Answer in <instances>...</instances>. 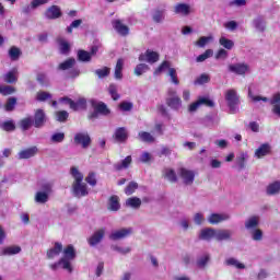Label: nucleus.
<instances>
[{"mask_svg": "<svg viewBox=\"0 0 280 280\" xmlns=\"http://www.w3.org/2000/svg\"><path fill=\"white\" fill-rule=\"evenodd\" d=\"M70 174L74 182L72 183V192L75 198H84L89 194V186H86L84 180V175L78 170V167L72 166L70 168Z\"/></svg>", "mask_w": 280, "mask_h": 280, "instance_id": "obj_1", "label": "nucleus"}, {"mask_svg": "<svg viewBox=\"0 0 280 280\" xmlns=\"http://www.w3.org/2000/svg\"><path fill=\"white\" fill-rule=\"evenodd\" d=\"M91 106L94 110L89 114L88 119H97L100 115H103V117H108L110 114V108H108V105H106L104 102H96L95 100H92Z\"/></svg>", "mask_w": 280, "mask_h": 280, "instance_id": "obj_2", "label": "nucleus"}, {"mask_svg": "<svg viewBox=\"0 0 280 280\" xmlns=\"http://www.w3.org/2000/svg\"><path fill=\"white\" fill-rule=\"evenodd\" d=\"M59 102H65V104H68L71 108V110H74L77 113L78 110H86V98L80 97L77 102L69 98L68 96H63L59 98Z\"/></svg>", "mask_w": 280, "mask_h": 280, "instance_id": "obj_3", "label": "nucleus"}, {"mask_svg": "<svg viewBox=\"0 0 280 280\" xmlns=\"http://www.w3.org/2000/svg\"><path fill=\"white\" fill-rule=\"evenodd\" d=\"M73 142L75 145H80L83 150H86L91 147L93 140L86 131H81L74 135Z\"/></svg>", "mask_w": 280, "mask_h": 280, "instance_id": "obj_4", "label": "nucleus"}, {"mask_svg": "<svg viewBox=\"0 0 280 280\" xmlns=\"http://www.w3.org/2000/svg\"><path fill=\"white\" fill-rule=\"evenodd\" d=\"M225 100L228 102V106L232 114H235L237 110V106H240V96L237 95V91L228 90L225 93Z\"/></svg>", "mask_w": 280, "mask_h": 280, "instance_id": "obj_5", "label": "nucleus"}, {"mask_svg": "<svg viewBox=\"0 0 280 280\" xmlns=\"http://www.w3.org/2000/svg\"><path fill=\"white\" fill-rule=\"evenodd\" d=\"M32 119L34 128H44L45 124H47V114L45 113V109H36Z\"/></svg>", "mask_w": 280, "mask_h": 280, "instance_id": "obj_6", "label": "nucleus"}, {"mask_svg": "<svg viewBox=\"0 0 280 280\" xmlns=\"http://www.w3.org/2000/svg\"><path fill=\"white\" fill-rule=\"evenodd\" d=\"M44 16L49 21H56V19H60V16H62V9L56 4H52L46 9Z\"/></svg>", "mask_w": 280, "mask_h": 280, "instance_id": "obj_7", "label": "nucleus"}, {"mask_svg": "<svg viewBox=\"0 0 280 280\" xmlns=\"http://www.w3.org/2000/svg\"><path fill=\"white\" fill-rule=\"evenodd\" d=\"M178 174L180 178L184 180V185H192L196 178V173L194 171H189L185 167L179 168Z\"/></svg>", "mask_w": 280, "mask_h": 280, "instance_id": "obj_8", "label": "nucleus"}, {"mask_svg": "<svg viewBox=\"0 0 280 280\" xmlns=\"http://www.w3.org/2000/svg\"><path fill=\"white\" fill-rule=\"evenodd\" d=\"M129 235H132V228L120 229L115 232H112L109 235V240H112L113 242H117V240H124Z\"/></svg>", "mask_w": 280, "mask_h": 280, "instance_id": "obj_9", "label": "nucleus"}, {"mask_svg": "<svg viewBox=\"0 0 280 280\" xmlns=\"http://www.w3.org/2000/svg\"><path fill=\"white\" fill-rule=\"evenodd\" d=\"M104 235H106V230L102 228L88 238V243L90 246H97L104 240Z\"/></svg>", "mask_w": 280, "mask_h": 280, "instance_id": "obj_10", "label": "nucleus"}, {"mask_svg": "<svg viewBox=\"0 0 280 280\" xmlns=\"http://www.w3.org/2000/svg\"><path fill=\"white\" fill-rule=\"evenodd\" d=\"M113 139L116 143H126L128 141V130L126 127H118L113 135Z\"/></svg>", "mask_w": 280, "mask_h": 280, "instance_id": "obj_11", "label": "nucleus"}, {"mask_svg": "<svg viewBox=\"0 0 280 280\" xmlns=\"http://www.w3.org/2000/svg\"><path fill=\"white\" fill-rule=\"evenodd\" d=\"M231 73H235L236 75H246L249 67L247 63H234L228 67Z\"/></svg>", "mask_w": 280, "mask_h": 280, "instance_id": "obj_12", "label": "nucleus"}, {"mask_svg": "<svg viewBox=\"0 0 280 280\" xmlns=\"http://www.w3.org/2000/svg\"><path fill=\"white\" fill-rule=\"evenodd\" d=\"M112 25L119 36H128L130 34V27L125 25L121 20H114Z\"/></svg>", "mask_w": 280, "mask_h": 280, "instance_id": "obj_13", "label": "nucleus"}, {"mask_svg": "<svg viewBox=\"0 0 280 280\" xmlns=\"http://www.w3.org/2000/svg\"><path fill=\"white\" fill-rule=\"evenodd\" d=\"M36 154H38V148L31 147V148L20 151L18 154V159L20 161H23V160L32 159V158L36 156Z\"/></svg>", "mask_w": 280, "mask_h": 280, "instance_id": "obj_14", "label": "nucleus"}, {"mask_svg": "<svg viewBox=\"0 0 280 280\" xmlns=\"http://www.w3.org/2000/svg\"><path fill=\"white\" fill-rule=\"evenodd\" d=\"M272 153V147L270 143H262L258 149L255 151V156L257 159H264V156H268V154Z\"/></svg>", "mask_w": 280, "mask_h": 280, "instance_id": "obj_15", "label": "nucleus"}, {"mask_svg": "<svg viewBox=\"0 0 280 280\" xmlns=\"http://www.w3.org/2000/svg\"><path fill=\"white\" fill-rule=\"evenodd\" d=\"M215 240V229L213 228H206L200 231L199 240L205 242H211V240Z\"/></svg>", "mask_w": 280, "mask_h": 280, "instance_id": "obj_16", "label": "nucleus"}, {"mask_svg": "<svg viewBox=\"0 0 280 280\" xmlns=\"http://www.w3.org/2000/svg\"><path fill=\"white\" fill-rule=\"evenodd\" d=\"M269 104L272 106L273 115L280 117V92H277L272 95Z\"/></svg>", "mask_w": 280, "mask_h": 280, "instance_id": "obj_17", "label": "nucleus"}, {"mask_svg": "<svg viewBox=\"0 0 280 280\" xmlns=\"http://www.w3.org/2000/svg\"><path fill=\"white\" fill-rule=\"evenodd\" d=\"M62 250V243L56 242L54 247L46 252L47 259H54L55 257H58Z\"/></svg>", "mask_w": 280, "mask_h": 280, "instance_id": "obj_18", "label": "nucleus"}, {"mask_svg": "<svg viewBox=\"0 0 280 280\" xmlns=\"http://www.w3.org/2000/svg\"><path fill=\"white\" fill-rule=\"evenodd\" d=\"M108 211H119L121 209V205L119 203V196L113 195L108 199Z\"/></svg>", "mask_w": 280, "mask_h": 280, "instance_id": "obj_19", "label": "nucleus"}, {"mask_svg": "<svg viewBox=\"0 0 280 280\" xmlns=\"http://www.w3.org/2000/svg\"><path fill=\"white\" fill-rule=\"evenodd\" d=\"M130 165H132V156L128 155L121 161V163L114 164V170L116 172H121V170H128Z\"/></svg>", "mask_w": 280, "mask_h": 280, "instance_id": "obj_20", "label": "nucleus"}, {"mask_svg": "<svg viewBox=\"0 0 280 280\" xmlns=\"http://www.w3.org/2000/svg\"><path fill=\"white\" fill-rule=\"evenodd\" d=\"M175 14H183V16H189L191 8L187 3H177L174 9Z\"/></svg>", "mask_w": 280, "mask_h": 280, "instance_id": "obj_21", "label": "nucleus"}, {"mask_svg": "<svg viewBox=\"0 0 280 280\" xmlns=\"http://www.w3.org/2000/svg\"><path fill=\"white\" fill-rule=\"evenodd\" d=\"M229 218H230L229 214L212 213L208 218V222L210 224H220V222H224L229 220Z\"/></svg>", "mask_w": 280, "mask_h": 280, "instance_id": "obj_22", "label": "nucleus"}, {"mask_svg": "<svg viewBox=\"0 0 280 280\" xmlns=\"http://www.w3.org/2000/svg\"><path fill=\"white\" fill-rule=\"evenodd\" d=\"M231 235H233V232L231 230H215V240L218 242L231 240Z\"/></svg>", "mask_w": 280, "mask_h": 280, "instance_id": "obj_23", "label": "nucleus"}, {"mask_svg": "<svg viewBox=\"0 0 280 280\" xmlns=\"http://www.w3.org/2000/svg\"><path fill=\"white\" fill-rule=\"evenodd\" d=\"M183 104V101L178 96L166 98V105L173 110H178Z\"/></svg>", "mask_w": 280, "mask_h": 280, "instance_id": "obj_24", "label": "nucleus"}, {"mask_svg": "<svg viewBox=\"0 0 280 280\" xmlns=\"http://www.w3.org/2000/svg\"><path fill=\"white\" fill-rule=\"evenodd\" d=\"M122 71H124V59L119 58L115 66L114 78L116 80H121L124 78Z\"/></svg>", "mask_w": 280, "mask_h": 280, "instance_id": "obj_25", "label": "nucleus"}, {"mask_svg": "<svg viewBox=\"0 0 280 280\" xmlns=\"http://www.w3.org/2000/svg\"><path fill=\"white\" fill-rule=\"evenodd\" d=\"M267 196H277L280 192V182L276 180L267 186Z\"/></svg>", "mask_w": 280, "mask_h": 280, "instance_id": "obj_26", "label": "nucleus"}, {"mask_svg": "<svg viewBox=\"0 0 280 280\" xmlns=\"http://www.w3.org/2000/svg\"><path fill=\"white\" fill-rule=\"evenodd\" d=\"M77 254H75V247L73 245H68L63 249V257L62 259H70L73 260L75 259Z\"/></svg>", "mask_w": 280, "mask_h": 280, "instance_id": "obj_27", "label": "nucleus"}, {"mask_svg": "<svg viewBox=\"0 0 280 280\" xmlns=\"http://www.w3.org/2000/svg\"><path fill=\"white\" fill-rule=\"evenodd\" d=\"M75 67V59L74 58H68L66 61L59 63L58 70L59 71H67L69 69H73Z\"/></svg>", "mask_w": 280, "mask_h": 280, "instance_id": "obj_28", "label": "nucleus"}, {"mask_svg": "<svg viewBox=\"0 0 280 280\" xmlns=\"http://www.w3.org/2000/svg\"><path fill=\"white\" fill-rule=\"evenodd\" d=\"M31 126H34V120L32 116L25 117L20 120V128L21 130H23V132L30 130Z\"/></svg>", "mask_w": 280, "mask_h": 280, "instance_id": "obj_29", "label": "nucleus"}, {"mask_svg": "<svg viewBox=\"0 0 280 280\" xmlns=\"http://www.w3.org/2000/svg\"><path fill=\"white\" fill-rule=\"evenodd\" d=\"M259 226V217L253 215L245 222V229L250 231V229H257Z\"/></svg>", "mask_w": 280, "mask_h": 280, "instance_id": "obj_30", "label": "nucleus"}, {"mask_svg": "<svg viewBox=\"0 0 280 280\" xmlns=\"http://www.w3.org/2000/svg\"><path fill=\"white\" fill-rule=\"evenodd\" d=\"M145 56H147V62H149L150 65H154V62H159V58H160L159 52L147 49Z\"/></svg>", "mask_w": 280, "mask_h": 280, "instance_id": "obj_31", "label": "nucleus"}, {"mask_svg": "<svg viewBox=\"0 0 280 280\" xmlns=\"http://www.w3.org/2000/svg\"><path fill=\"white\" fill-rule=\"evenodd\" d=\"M3 80L7 82V84H14V82H18L19 78H16V69H13L4 74Z\"/></svg>", "mask_w": 280, "mask_h": 280, "instance_id": "obj_32", "label": "nucleus"}, {"mask_svg": "<svg viewBox=\"0 0 280 280\" xmlns=\"http://www.w3.org/2000/svg\"><path fill=\"white\" fill-rule=\"evenodd\" d=\"M138 137L140 141H143L144 143H154V136L148 131H140Z\"/></svg>", "mask_w": 280, "mask_h": 280, "instance_id": "obj_33", "label": "nucleus"}, {"mask_svg": "<svg viewBox=\"0 0 280 280\" xmlns=\"http://www.w3.org/2000/svg\"><path fill=\"white\" fill-rule=\"evenodd\" d=\"M1 130H4V132H14L16 130V125L14 124V120H7L0 125Z\"/></svg>", "mask_w": 280, "mask_h": 280, "instance_id": "obj_34", "label": "nucleus"}, {"mask_svg": "<svg viewBox=\"0 0 280 280\" xmlns=\"http://www.w3.org/2000/svg\"><path fill=\"white\" fill-rule=\"evenodd\" d=\"M213 40L212 36H201L197 42H195L196 47H200L201 49L207 47L209 43Z\"/></svg>", "mask_w": 280, "mask_h": 280, "instance_id": "obj_35", "label": "nucleus"}, {"mask_svg": "<svg viewBox=\"0 0 280 280\" xmlns=\"http://www.w3.org/2000/svg\"><path fill=\"white\" fill-rule=\"evenodd\" d=\"M126 206L131 209H139L141 207V199L139 197H130L126 200Z\"/></svg>", "mask_w": 280, "mask_h": 280, "instance_id": "obj_36", "label": "nucleus"}, {"mask_svg": "<svg viewBox=\"0 0 280 280\" xmlns=\"http://www.w3.org/2000/svg\"><path fill=\"white\" fill-rule=\"evenodd\" d=\"M77 57L79 62H91V54H89L86 50H78Z\"/></svg>", "mask_w": 280, "mask_h": 280, "instance_id": "obj_37", "label": "nucleus"}, {"mask_svg": "<svg viewBox=\"0 0 280 280\" xmlns=\"http://www.w3.org/2000/svg\"><path fill=\"white\" fill-rule=\"evenodd\" d=\"M164 177H166L170 183H178V176L173 168H166Z\"/></svg>", "mask_w": 280, "mask_h": 280, "instance_id": "obj_38", "label": "nucleus"}, {"mask_svg": "<svg viewBox=\"0 0 280 280\" xmlns=\"http://www.w3.org/2000/svg\"><path fill=\"white\" fill-rule=\"evenodd\" d=\"M56 121H59L60 124H65L67 119H69V112L67 110H58L55 113Z\"/></svg>", "mask_w": 280, "mask_h": 280, "instance_id": "obj_39", "label": "nucleus"}, {"mask_svg": "<svg viewBox=\"0 0 280 280\" xmlns=\"http://www.w3.org/2000/svg\"><path fill=\"white\" fill-rule=\"evenodd\" d=\"M49 200V194L37 191L35 195V202H38L39 205H45Z\"/></svg>", "mask_w": 280, "mask_h": 280, "instance_id": "obj_40", "label": "nucleus"}, {"mask_svg": "<svg viewBox=\"0 0 280 280\" xmlns=\"http://www.w3.org/2000/svg\"><path fill=\"white\" fill-rule=\"evenodd\" d=\"M108 93L114 102H117L121 97V95L117 93V85L115 83L109 84Z\"/></svg>", "mask_w": 280, "mask_h": 280, "instance_id": "obj_41", "label": "nucleus"}, {"mask_svg": "<svg viewBox=\"0 0 280 280\" xmlns=\"http://www.w3.org/2000/svg\"><path fill=\"white\" fill-rule=\"evenodd\" d=\"M9 57L13 61L19 60V58H21V49L19 47L12 46L9 49Z\"/></svg>", "mask_w": 280, "mask_h": 280, "instance_id": "obj_42", "label": "nucleus"}, {"mask_svg": "<svg viewBox=\"0 0 280 280\" xmlns=\"http://www.w3.org/2000/svg\"><path fill=\"white\" fill-rule=\"evenodd\" d=\"M226 266H233L234 268H237L238 270H244L246 266L242 262H238L235 258H228L225 260Z\"/></svg>", "mask_w": 280, "mask_h": 280, "instance_id": "obj_43", "label": "nucleus"}, {"mask_svg": "<svg viewBox=\"0 0 280 280\" xmlns=\"http://www.w3.org/2000/svg\"><path fill=\"white\" fill-rule=\"evenodd\" d=\"M209 82H211V77L207 73H202L200 74L194 82V84H209Z\"/></svg>", "mask_w": 280, "mask_h": 280, "instance_id": "obj_44", "label": "nucleus"}, {"mask_svg": "<svg viewBox=\"0 0 280 280\" xmlns=\"http://www.w3.org/2000/svg\"><path fill=\"white\" fill-rule=\"evenodd\" d=\"M58 264L62 266L63 270H68V272H73V267H71V259L69 258H60Z\"/></svg>", "mask_w": 280, "mask_h": 280, "instance_id": "obj_45", "label": "nucleus"}, {"mask_svg": "<svg viewBox=\"0 0 280 280\" xmlns=\"http://www.w3.org/2000/svg\"><path fill=\"white\" fill-rule=\"evenodd\" d=\"M0 93L1 95H12L16 93V89L12 85H0Z\"/></svg>", "mask_w": 280, "mask_h": 280, "instance_id": "obj_46", "label": "nucleus"}, {"mask_svg": "<svg viewBox=\"0 0 280 280\" xmlns=\"http://www.w3.org/2000/svg\"><path fill=\"white\" fill-rule=\"evenodd\" d=\"M137 189H139V184H137L136 182H130L125 188V194L126 196H132V194L137 191Z\"/></svg>", "mask_w": 280, "mask_h": 280, "instance_id": "obj_47", "label": "nucleus"}, {"mask_svg": "<svg viewBox=\"0 0 280 280\" xmlns=\"http://www.w3.org/2000/svg\"><path fill=\"white\" fill-rule=\"evenodd\" d=\"M3 255H19L21 253V246H9L3 249Z\"/></svg>", "mask_w": 280, "mask_h": 280, "instance_id": "obj_48", "label": "nucleus"}, {"mask_svg": "<svg viewBox=\"0 0 280 280\" xmlns=\"http://www.w3.org/2000/svg\"><path fill=\"white\" fill-rule=\"evenodd\" d=\"M37 102H47V100H51V93L46 91H39L36 94Z\"/></svg>", "mask_w": 280, "mask_h": 280, "instance_id": "obj_49", "label": "nucleus"}, {"mask_svg": "<svg viewBox=\"0 0 280 280\" xmlns=\"http://www.w3.org/2000/svg\"><path fill=\"white\" fill-rule=\"evenodd\" d=\"M248 159V154L241 153V155L236 159V164L238 170H244L246 167V160Z\"/></svg>", "mask_w": 280, "mask_h": 280, "instance_id": "obj_50", "label": "nucleus"}, {"mask_svg": "<svg viewBox=\"0 0 280 280\" xmlns=\"http://www.w3.org/2000/svg\"><path fill=\"white\" fill-rule=\"evenodd\" d=\"M211 56H213V49H207L203 54L196 58V62H205V60H208V58H211Z\"/></svg>", "mask_w": 280, "mask_h": 280, "instance_id": "obj_51", "label": "nucleus"}, {"mask_svg": "<svg viewBox=\"0 0 280 280\" xmlns=\"http://www.w3.org/2000/svg\"><path fill=\"white\" fill-rule=\"evenodd\" d=\"M219 43L222 47H224V49H231L232 47H235V43L226 37H221Z\"/></svg>", "mask_w": 280, "mask_h": 280, "instance_id": "obj_52", "label": "nucleus"}, {"mask_svg": "<svg viewBox=\"0 0 280 280\" xmlns=\"http://www.w3.org/2000/svg\"><path fill=\"white\" fill-rule=\"evenodd\" d=\"M14 106H16V97H9L4 105L7 113H12V110H14Z\"/></svg>", "mask_w": 280, "mask_h": 280, "instance_id": "obj_53", "label": "nucleus"}, {"mask_svg": "<svg viewBox=\"0 0 280 280\" xmlns=\"http://www.w3.org/2000/svg\"><path fill=\"white\" fill-rule=\"evenodd\" d=\"M150 69V67L145 63H139L138 66H136L135 68V75H143V73H145V71H148Z\"/></svg>", "mask_w": 280, "mask_h": 280, "instance_id": "obj_54", "label": "nucleus"}, {"mask_svg": "<svg viewBox=\"0 0 280 280\" xmlns=\"http://www.w3.org/2000/svg\"><path fill=\"white\" fill-rule=\"evenodd\" d=\"M254 26L258 32H266V22H264V19L257 18L254 20Z\"/></svg>", "mask_w": 280, "mask_h": 280, "instance_id": "obj_55", "label": "nucleus"}, {"mask_svg": "<svg viewBox=\"0 0 280 280\" xmlns=\"http://www.w3.org/2000/svg\"><path fill=\"white\" fill-rule=\"evenodd\" d=\"M168 75H170L173 84H175L176 86H178V84H180V81L178 80V73H176V70L174 68L168 69Z\"/></svg>", "mask_w": 280, "mask_h": 280, "instance_id": "obj_56", "label": "nucleus"}, {"mask_svg": "<svg viewBox=\"0 0 280 280\" xmlns=\"http://www.w3.org/2000/svg\"><path fill=\"white\" fill-rule=\"evenodd\" d=\"M199 105L200 106H207L208 108H213V106H215V103H213L212 100H210L209 97H199Z\"/></svg>", "mask_w": 280, "mask_h": 280, "instance_id": "obj_57", "label": "nucleus"}, {"mask_svg": "<svg viewBox=\"0 0 280 280\" xmlns=\"http://www.w3.org/2000/svg\"><path fill=\"white\" fill-rule=\"evenodd\" d=\"M210 259L211 257L209 256V254H206L205 256H201L200 258L197 259V266L199 268H205L207 264H209Z\"/></svg>", "mask_w": 280, "mask_h": 280, "instance_id": "obj_58", "label": "nucleus"}, {"mask_svg": "<svg viewBox=\"0 0 280 280\" xmlns=\"http://www.w3.org/2000/svg\"><path fill=\"white\" fill-rule=\"evenodd\" d=\"M95 74L98 78H108V75H110V68L104 67L103 69H97L95 70Z\"/></svg>", "mask_w": 280, "mask_h": 280, "instance_id": "obj_59", "label": "nucleus"}, {"mask_svg": "<svg viewBox=\"0 0 280 280\" xmlns=\"http://www.w3.org/2000/svg\"><path fill=\"white\" fill-rule=\"evenodd\" d=\"M85 183L91 185V187H95V185H97V178L95 177L94 172L89 173V175L85 177Z\"/></svg>", "mask_w": 280, "mask_h": 280, "instance_id": "obj_60", "label": "nucleus"}, {"mask_svg": "<svg viewBox=\"0 0 280 280\" xmlns=\"http://www.w3.org/2000/svg\"><path fill=\"white\" fill-rule=\"evenodd\" d=\"M82 25V20H74L68 27L67 32L68 34H73V30H78Z\"/></svg>", "mask_w": 280, "mask_h": 280, "instance_id": "obj_61", "label": "nucleus"}, {"mask_svg": "<svg viewBox=\"0 0 280 280\" xmlns=\"http://www.w3.org/2000/svg\"><path fill=\"white\" fill-rule=\"evenodd\" d=\"M163 19H165L164 16V11L163 10H156L153 14V21L154 23H162Z\"/></svg>", "mask_w": 280, "mask_h": 280, "instance_id": "obj_62", "label": "nucleus"}, {"mask_svg": "<svg viewBox=\"0 0 280 280\" xmlns=\"http://www.w3.org/2000/svg\"><path fill=\"white\" fill-rule=\"evenodd\" d=\"M118 106H119L120 110H122L124 113H129L130 110H132L133 105L130 102L124 101Z\"/></svg>", "mask_w": 280, "mask_h": 280, "instance_id": "obj_63", "label": "nucleus"}, {"mask_svg": "<svg viewBox=\"0 0 280 280\" xmlns=\"http://www.w3.org/2000/svg\"><path fill=\"white\" fill-rule=\"evenodd\" d=\"M52 143H62L65 141V133L63 132H57L51 136Z\"/></svg>", "mask_w": 280, "mask_h": 280, "instance_id": "obj_64", "label": "nucleus"}]
</instances>
